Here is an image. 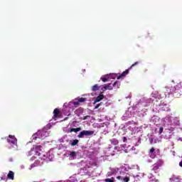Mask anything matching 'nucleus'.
Segmentation results:
<instances>
[{
  "label": "nucleus",
  "mask_w": 182,
  "mask_h": 182,
  "mask_svg": "<svg viewBox=\"0 0 182 182\" xmlns=\"http://www.w3.org/2000/svg\"><path fill=\"white\" fill-rule=\"evenodd\" d=\"M49 136V133L46 132L45 129L38 130L36 134L32 136L33 140H38L40 139L41 140H43L46 137Z\"/></svg>",
  "instance_id": "1"
},
{
  "label": "nucleus",
  "mask_w": 182,
  "mask_h": 182,
  "mask_svg": "<svg viewBox=\"0 0 182 182\" xmlns=\"http://www.w3.org/2000/svg\"><path fill=\"white\" fill-rule=\"evenodd\" d=\"M33 149L36 151V156H38L39 159L43 160V159H45L46 157V153H41L39 151H42V146L41 145H34Z\"/></svg>",
  "instance_id": "2"
},
{
  "label": "nucleus",
  "mask_w": 182,
  "mask_h": 182,
  "mask_svg": "<svg viewBox=\"0 0 182 182\" xmlns=\"http://www.w3.org/2000/svg\"><path fill=\"white\" fill-rule=\"evenodd\" d=\"M136 65H139V62H135L134 64H132L130 68H129L128 69H127L125 71H124L122 74H120L119 75H118L117 77V79H122V77H124V76H126L127 75H129V70H131V69H132L133 68H134V66H136Z\"/></svg>",
  "instance_id": "3"
},
{
  "label": "nucleus",
  "mask_w": 182,
  "mask_h": 182,
  "mask_svg": "<svg viewBox=\"0 0 182 182\" xmlns=\"http://www.w3.org/2000/svg\"><path fill=\"white\" fill-rule=\"evenodd\" d=\"M92 134H95V131L83 130L77 135V137L79 139H83V136H92Z\"/></svg>",
  "instance_id": "4"
},
{
  "label": "nucleus",
  "mask_w": 182,
  "mask_h": 182,
  "mask_svg": "<svg viewBox=\"0 0 182 182\" xmlns=\"http://www.w3.org/2000/svg\"><path fill=\"white\" fill-rule=\"evenodd\" d=\"M9 139H7L8 143L14 144V146H18V139L14 135H9Z\"/></svg>",
  "instance_id": "5"
},
{
  "label": "nucleus",
  "mask_w": 182,
  "mask_h": 182,
  "mask_svg": "<svg viewBox=\"0 0 182 182\" xmlns=\"http://www.w3.org/2000/svg\"><path fill=\"white\" fill-rule=\"evenodd\" d=\"M86 100H87L86 98L77 97V98H75V101L73 102V105H74V106H77L80 105V103H84V102H86Z\"/></svg>",
  "instance_id": "6"
},
{
  "label": "nucleus",
  "mask_w": 182,
  "mask_h": 182,
  "mask_svg": "<svg viewBox=\"0 0 182 182\" xmlns=\"http://www.w3.org/2000/svg\"><path fill=\"white\" fill-rule=\"evenodd\" d=\"M53 117H54V119H61L62 112H60V110H59V109L55 108L53 110Z\"/></svg>",
  "instance_id": "7"
},
{
  "label": "nucleus",
  "mask_w": 182,
  "mask_h": 182,
  "mask_svg": "<svg viewBox=\"0 0 182 182\" xmlns=\"http://www.w3.org/2000/svg\"><path fill=\"white\" fill-rule=\"evenodd\" d=\"M161 166H163V161L159 160L157 163L154 164L152 170H154V171H156V170H159V167H161Z\"/></svg>",
  "instance_id": "8"
},
{
  "label": "nucleus",
  "mask_w": 182,
  "mask_h": 182,
  "mask_svg": "<svg viewBox=\"0 0 182 182\" xmlns=\"http://www.w3.org/2000/svg\"><path fill=\"white\" fill-rule=\"evenodd\" d=\"M117 179L119 180L120 181H123V182L130 181V177H129L127 176H117Z\"/></svg>",
  "instance_id": "9"
},
{
  "label": "nucleus",
  "mask_w": 182,
  "mask_h": 182,
  "mask_svg": "<svg viewBox=\"0 0 182 182\" xmlns=\"http://www.w3.org/2000/svg\"><path fill=\"white\" fill-rule=\"evenodd\" d=\"M102 90V92H106V90H113V87H112V84L108 83L107 85H104Z\"/></svg>",
  "instance_id": "10"
},
{
  "label": "nucleus",
  "mask_w": 182,
  "mask_h": 182,
  "mask_svg": "<svg viewBox=\"0 0 182 182\" xmlns=\"http://www.w3.org/2000/svg\"><path fill=\"white\" fill-rule=\"evenodd\" d=\"M105 99V95H100L97 96L95 99V100L93 102V105H96L97 103H99L101 100H103Z\"/></svg>",
  "instance_id": "11"
},
{
  "label": "nucleus",
  "mask_w": 182,
  "mask_h": 182,
  "mask_svg": "<svg viewBox=\"0 0 182 182\" xmlns=\"http://www.w3.org/2000/svg\"><path fill=\"white\" fill-rule=\"evenodd\" d=\"M7 178H9V180H14V178H15V173L12 171H9L7 174Z\"/></svg>",
  "instance_id": "12"
},
{
  "label": "nucleus",
  "mask_w": 182,
  "mask_h": 182,
  "mask_svg": "<svg viewBox=\"0 0 182 182\" xmlns=\"http://www.w3.org/2000/svg\"><path fill=\"white\" fill-rule=\"evenodd\" d=\"M80 130H82L81 127H78V128H72L70 129V133H72L74 132V133H77V132H80Z\"/></svg>",
  "instance_id": "13"
},
{
  "label": "nucleus",
  "mask_w": 182,
  "mask_h": 182,
  "mask_svg": "<svg viewBox=\"0 0 182 182\" xmlns=\"http://www.w3.org/2000/svg\"><path fill=\"white\" fill-rule=\"evenodd\" d=\"M70 157H71L72 159H75V157H76V156H77V153L76 151H71L69 154Z\"/></svg>",
  "instance_id": "14"
},
{
  "label": "nucleus",
  "mask_w": 182,
  "mask_h": 182,
  "mask_svg": "<svg viewBox=\"0 0 182 182\" xmlns=\"http://www.w3.org/2000/svg\"><path fill=\"white\" fill-rule=\"evenodd\" d=\"M99 90V85L95 84L94 86L92 87V92H97Z\"/></svg>",
  "instance_id": "15"
},
{
  "label": "nucleus",
  "mask_w": 182,
  "mask_h": 182,
  "mask_svg": "<svg viewBox=\"0 0 182 182\" xmlns=\"http://www.w3.org/2000/svg\"><path fill=\"white\" fill-rule=\"evenodd\" d=\"M101 80L104 82L109 81V75H105V77H101Z\"/></svg>",
  "instance_id": "16"
},
{
  "label": "nucleus",
  "mask_w": 182,
  "mask_h": 182,
  "mask_svg": "<svg viewBox=\"0 0 182 182\" xmlns=\"http://www.w3.org/2000/svg\"><path fill=\"white\" fill-rule=\"evenodd\" d=\"M77 143H79V140L75 139L71 143V146L73 147V146H76L77 144Z\"/></svg>",
  "instance_id": "17"
},
{
  "label": "nucleus",
  "mask_w": 182,
  "mask_h": 182,
  "mask_svg": "<svg viewBox=\"0 0 182 182\" xmlns=\"http://www.w3.org/2000/svg\"><path fill=\"white\" fill-rule=\"evenodd\" d=\"M105 182H114V177H112L111 178H106Z\"/></svg>",
  "instance_id": "18"
},
{
  "label": "nucleus",
  "mask_w": 182,
  "mask_h": 182,
  "mask_svg": "<svg viewBox=\"0 0 182 182\" xmlns=\"http://www.w3.org/2000/svg\"><path fill=\"white\" fill-rule=\"evenodd\" d=\"M102 105H103V102H100V104L97 105L94 109H99Z\"/></svg>",
  "instance_id": "19"
},
{
  "label": "nucleus",
  "mask_w": 182,
  "mask_h": 182,
  "mask_svg": "<svg viewBox=\"0 0 182 182\" xmlns=\"http://www.w3.org/2000/svg\"><path fill=\"white\" fill-rule=\"evenodd\" d=\"M110 76L111 77H112V79H116V77H117V75L116 74H111Z\"/></svg>",
  "instance_id": "20"
},
{
  "label": "nucleus",
  "mask_w": 182,
  "mask_h": 182,
  "mask_svg": "<svg viewBox=\"0 0 182 182\" xmlns=\"http://www.w3.org/2000/svg\"><path fill=\"white\" fill-rule=\"evenodd\" d=\"M107 176L108 177H111V176H113V172L112 171L108 172Z\"/></svg>",
  "instance_id": "21"
},
{
  "label": "nucleus",
  "mask_w": 182,
  "mask_h": 182,
  "mask_svg": "<svg viewBox=\"0 0 182 182\" xmlns=\"http://www.w3.org/2000/svg\"><path fill=\"white\" fill-rule=\"evenodd\" d=\"M155 149H154V147H152L151 149H150V153H154V151H155Z\"/></svg>",
  "instance_id": "22"
},
{
  "label": "nucleus",
  "mask_w": 182,
  "mask_h": 182,
  "mask_svg": "<svg viewBox=\"0 0 182 182\" xmlns=\"http://www.w3.org/2000/svg\"><path fill=\"white\" fill-rule=\"evenodd\" d=\"M122 140H123L124 143H126V141H127V138H126V136H124L122 138Z\"/></svg>",
  "instance_id": "23"
},
{
  "label": "nucleus",
  "mask_w": 182,
  "mask_h": 182,
  "mask_svg": "<svg viewBox=\"0 0 182 182\" xmlns=\"http://www.w3.org/2000/svg\"><path fill=\"white\" fill-rule=\"evenodd\" d=\"M153 141H154L153 138H150V139H149V143H150V144H153Z\"/></svg>",
  "instance_id": "24"
},
{
  "label": "nucleus",
  "mask_w": 182,
  "mask_h": 182,
  "mask_svg": "<svg viewBox=\"0 0 182 182\" xmlns=\"http://www.w3.org/2000/svg\"><path fill=\"white\" fill-rule=\"evenodd\" d=\"M159 133H160V134L163 133V127H161V128L159 129Z\"/></svg>",
  "instance_id": "25"
},
{
  "label": "nucleus",
  "mask_w": 182,
  "mask_h": 182,
  "mask_svg": "<svg viewBox=\"0 0 182 182\" xmlns=\"http://www.w3.org/2000/svg\"><path fill=\"white\" fill-rule=\"evenodd\" d=\"M116 85H117V81H115L113 84V86H116Z\"/></svg>",
  "instance_id": "26"
},
{
  "label": "nucleus",
  "mask_w": 182,
  "mask_h": 182,
  "mask_svg": "<svg viewBox=\"0 0 182 182\" xmlns=\"http://www.w3.org/2000/svg\"><path fill=\"white\" fill-rule=\"evenodd\" d=\"M180 167H182V161L179 162Z\"/></svg>",
  "instance_id": "27"
},
{
  "label": "nucleus",
  "mask_w": 182,
  "mask_h": 182,
  "mask_svg": "<svg viewBox=\"0 0 182 182\" xmlns=\"http://www.w3.org/2000/svg\"><path fill=\"white\" fill-rule=\"evenodd\" d=\"M87 117H90L89 116L85 117L84 120H86V119H87Z\"/></svg>",
  "instance_id": "28"
},
{
  "label": "nucleus",
  "mask_w": 182,
  "mask_h": 182,
  "mask_svg": "<svg viewBox=\"0 0 182 182\" xmlns=\"http://www.w3.org/2000/svg\"><path fill=\"white\" fill-rule=\"evenodd\" d=\"M71 103H72V102H69V104H68V105H69V106H70Z\"/></svg>",
  "instance_id": "29"
}]
</instances>
